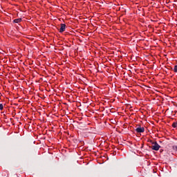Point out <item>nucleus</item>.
Listing matches in <instances>:
<instances>
[{
  "instance_id": "nucleus-1",
  "label": "nucleus",
  "mask_w": 177,
  "mask_h": 177,
  "mask_svg": "<svg viewBox=\"0 0 177 177\" xmlns=\"http://www.w3.org/2000/svg\"><path fill=\"white\" fill-rule=\"evenodd\" d=\"M152 144L153 145H152L151 147V149H152V150H155L156 151H158V150H160V147H161V146H160V145H158V143H157V142H153Z\"/></svg>"
},
{
  "instance_id": "nucleus-2",
  "label": "nucleus",
  "mask_w": 177,
  "mask_h": 177,
  "mask_svg": "<svg viewBox=\"0 0 177 177\" xmlns=\"http://www.w3.org/2000/svg\"><path fill=\"white\" fill-rule=\"evenodd\" d=\"M61 27L59 30V32H64L66 31V24H61Z\"/></svg>"
},
{
  "instance_id": "nucleus-3",
  "label": "nucleus",
  "mask_w": 177,
  "mask_h": 177,
  "mask_svg": "<svg viewBox=\"0 0 177 177\" xmlns=\"http://www.w3.org/2000/svg\"><path fill=\"white\" fill-rule=\"evenodd\" d=\"M136 131L138 133H143V132H145V127H138L137 129H136Z\"/></svg>"
},
{
  "instance_id": "nucleus-4",
  "label": "nucleus",
  "mask_w": 177,
  "mask_h": 177,
  "mask_svg": "<svg viewBox=\"0 0 177 177\" xmlns=\"http://www.w3.org/2000/svg\"><path fill=\"white\" fill-rule=\"evenodd\" d=\"M15 23H20L21 21V18L14 19Z\"/></svg>"
},
{
  "instance_id": "nucleus-5",
  "label": "nucleus",
  "mask_w": 177,
  "mask_h": 177,
  "mask_svg": "<svg viewBox=\"0 0 177 177\" xmlns=\"http://www.w3.org/2000/svg\"><path fill=\"white\" fill-rule=\"evenodd\" d=\"M172 127H173V128H177V122H174V123L172 124Z\"/></svg>"
},
{
  "instance_id": "nucleus-6",
  "label": "nucleus",
  "mask_w": 177,
  "mask_h": 177,
  "mask_svg": "<svg viewBox=\"0 0 177 177\" xmlns=\"http://www.w3.org/2000/svg\"><path fill=\"white\" fill-rule=\"evenodd\" d=\"M174 73H177V65L174 66Z\"/></svg>"
},
{
  "instance_id": "nucleus-7",
  "label": "nucleus",
  "mask_w": 177,
  "mask_h": 177,
  "mask_svg": "<svg viewBox=\"0 0 177 177\" xmlns=\"http://www.w3.org/2000/svg\"><path fill=\"white\" fill-rule=\"evenodd\" d=\"M0 110H3V104H0Z\"/></svg>"
},
{
  "instance_id": "nucleus-8",
  "label": "nucleus",
  "mask_w": 177,
  "mask_h": 177,
  "mask_svg": "<svg viewBox=\"0 0 177 177\" xmlns=\"http://www.w3.org/2000/svg\"><path fill=\"white\" fill-rule=\"evenodd\" d=\"M174 150H176V151H177V147H174Z\"/></svg>"
}]
</instances>
